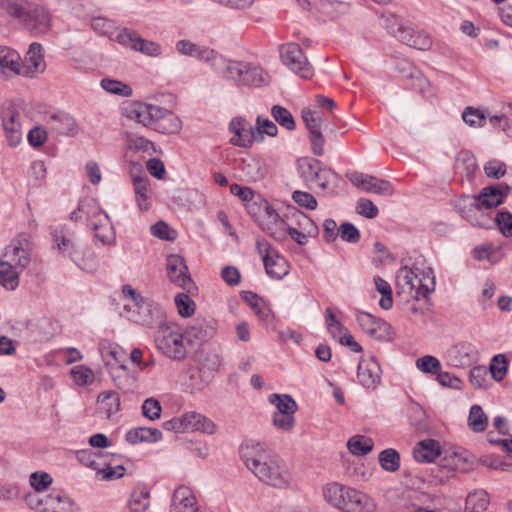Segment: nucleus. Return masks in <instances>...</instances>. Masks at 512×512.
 Listing matches in <instances>:
<instances>
[{
	"mask_svg": "<svg viewBox=\"0 0 512 512\" xmlns=\"http://www.w3.org/2000/svg\"><path fill=\"white\" fill-rule=\"evenodd\" d=\"M240 455L246 467L259 481L277 489L289 487L292 476L285 462L268 455L259 442L241 446Z\"/></svg>",
	"mask_w": 512,
	"mask_h": 512,
	"instance_id": "1",
	"label": "nucleus"
},
{
	"mask_svg": "<svg viewBox=\"0 0 512 512\" xmlns=\"http://www.w3.org/2000/svg\"><path fill=\"white\" fill-rule=\"evenodd\" d=\"M323 496L330 505L343 512H374L375 510V505L369 496L337 482L327 484L323 488Z\"/></svg>",
	"mask_w": 512,
	"mask_h": 512,
	"instance_id": "2",
	"label": "nucleus"
},
{
	"mask_svg": "<svg viewBox=\"0 0 512 512\" xmlns=\"http://www.w3.org/2000/svg\"><path fill=\"white\" fill-rule=\"evenodd\" d=\"M396 289L406 301L426 298L435 289V277L431 268L420 278L411 268L401 267L396 273Z\"/></svg>",
	"mask_w": 512,
	"mask_h": 512,
	"instance_id": "3",
	"label": "nucleus"
},
{
	"mask_svg": "<svg viewBox=\"0 0 512 512\" xmlns=\"http://www.w3.org/2000/svg\"><path fill=\"white\" fill-rule=\"evenodd\" d=\"M217 74L237 86L260 87L268 83V75L262 68L249 62L223 58Z\"/></svg>",
	"mask_w": 512,
	"mask_h": 512,
	"instance_id": "4",
	"label": "nucleus"
},
{
	"mask_svg": "<svg viewBox=\"0 0 512 512\" xmlns=\"http://www.w3.org/2000/svg\"><path fill=\"white\" fill-rule=\"evenodd\" d=\"M156 348L166 357L173 360H183L187 355L184 336L174 323L160 325L155 332Z\"/></svg>",
	"mask_w": 512,
	"mask_h": 512,
	"instance_id": "5",
	"label": "nucleus"
},
{
	"mask_svg": "<svg viewBox=\"0 0 512 512\" xmlns=\"http://www.w3.org/2000/svg\"><path fill=\"white\" fill-rule=\"evenodd\" d=\"M53 242L58 251L64 256L69 257L79 268L92 272L95 270L94 264L83 263V250L81 245L75 240L71 234H66L62 230L54 229L51 232Z\"/></svg>",
	"mask_w": 512,
	"mask_h": 512,
	"instance_id": "6",
	"label": "nucleus"
},
{
	"mask_svg": "<svg viewBox=\"0 0 512 512\" xmlns=\"http://www.w3.org/2000/svg\"><path fill=\"white\" fill-rule=\"evenodd\" d=\"M280 57L283 64L300 77L305 79L312 77V66L309 64L298 44L287 43L282 45L280 48Z\"/></svg>",
	"mask_w": 512,
	"mask_h": 512,
	"instance_id": "7",
	"label": "nucleus"
},
{
	"mask_svg": "<svg viewBox=\"0 0 512 512\" xmlns=\"http://www.w3.org/2000/svg\"><path fill=\"white\" fill-rule=\"evenodd\" d=\"M115 41L119 44L130 48L131 50L140 52L149 57H158L162 54L160 44L142 38L138 33L127 28H121L116 36Z\"/></svg>",
	"mask_w": 512,
	"mask_h": 512,
	"instance_id": "8",
	"label": "nucleus"
},
{
	"mask_svg": "<svg viewBox=\"0 0 512 512\" xmlns=\"http://www.w3.org/2000/svg\"><path fill=\"white\" fill-rule=\"evenodd\" d=\"M32 256V242L30 236L27 234H19L15 237L10 244L5 248L3 257L14 263V267L20 271L25 270L30 262Z\"/></svg>",
	"mask_w": 512,
	"mask_h": 512,
	"instance_id": "9",
	"label": "nucleus"
},
{
	"mask_svg": "<svg viewBox=\"0 0 512 512\" xmlns=\"http://www.w3.org/2000/svg\"><path fill=\"white\" fill-rule=\"evenodd\" d=\"M21 119L20 112L13 105H8L1 112L2 128L10 147H16L22 141Z\"/></svg>",
	"mask_w": 512,
	"mask_h": 512,
	"instance_id": "10",
	"label": "nucleus"
},
{
	"mask_svg": "<svg viewBox=\"0 0 512 512\" xmlns=\"http://www.w3.org/2000/svg\"><path fill=\"white\" fill-rule=\"evenodd\" d=\"M44 122L50 131L58 135L74 137L79 132L77 120L65 111L47 112Z\"/></svg>",
	"mask_w": 512,
	"mask_h": 512,
	"instance_id": "11",
	"label": "nucleus"
},
{
	"mask_svg": "<svg viewBox=\"0 0 512 512\" xmlns=\"http://www.w3.org/2000/svg\"><path fill=\"white\" fill-rule=\"evenodd\" d=\"M302 119L309 131V140L314 155L322 156L324 154L325 139L321 132L322 117L319 112L312 110H303Z\"/></svg>",
	"mask_w": 512,
	"mask_h": 512,
	"instance_id": "12",
	"label": "nucleus"
},
{
	"mask_svg": "<svg viewBox=\"0 0 512 512\" xmlns=\"http://www.w3.org/2000/svg\"><path fill=\"white\" fill-rule=\"evenodd\" d=\"M229 131L233 133L231 144L249 148L256 141L255 126L242 117H234L229 123Z\"/></svg>",
	"mask_w": 512,
	"mask_h": 512,
	"instance_id": "13",
	"label": "nucleus"
},
{
	"mask_svg": "<svg viewBox=\"0 0 512 512\" xmlns=\"http://www.w3.org/2000/svg\"><path fill=\"white\" fill-rule=\"evenodd\" d=\"M134 312L137 314L135 321L148 327H159L165 324V312L162 307L147 299L140 303Z\"/></svg>",
	"mask_w": 512,
	"mask_h": 512,
	"instance_id": "14",
	"label": "nucleus"
},
{
	"mask_svg": "<svg viewBox=\"0 0 512 512\" xmlns=\"http://www.w3.org/2000/svg\"><path fill=\"white\" fill-rule=\"evenodd\" d=\"M382 370L374 356L362 359L358 364L357 379L366 389H375L381 381Z\"/></svg>",
	"mask_w": 512,
	"mask_h": 512,
	"instance_id": "15",
	"label": "nucleus"
},
{
	"mask_svg": "<svg viewBox=\"0 0 512 512\" xmlns=\"http://www.w3.org/2000/svg\"><path fill=\"white\" fill-rule=\"evenodd\" d=\"M166 271L169 280L181 288L185 289L192 283L188 267L184 258L180 255L171 254L167 256Z\"/></svg>",
	"mask_w": 512,
	"mask_h": 512,
	"instance_id": "16",
	"label": "nucleus"
},
{
	"mask_svg": "<svg viewBox=\"0 0 512 512\" xmlns=\"http://www.w3.org/2000/svg\"><path fill=\"white\" fill-rule=\"evenodd\" d=\"M127 117L135 120L145 127H153L161 107L144 102H134L126 108Z\"/></svg>",
	"mask_w": 512,
	"mask_h": 512,
	"instance_id": "17",
	"label": "nucleus"
},
{
	"mask_svg": "<svg viewBox=\"0 0 512 512\" xmlns=\"http://www.w3.org/2000/svg\"><path fill=\"white\" fill-rule=\"evenodd\" d=\"M24 26L35 35L46 34L52 28V14L43 6L33 5Z\"/></svg>",
	"mask_w": 512,
	"mask_h": 512,
	"instance_id": "18",
	"label": "nucleus"
},
{
	"mask_svg": "<svg viewBox=\"0 0 512 512\" xmlns=\"http://www.w3.org/2000/svg\"><path fill=\"white\" fill-rule=\"evenodd\" d=\"M170 512H203L197 503L193 491L187 486H179L175 489L171 504Z\"/></svg>",
	"mask_w": 512,
	"mask_h": 512,
	"instance_id": "19",
	"label": "nucleus"
},
{
	"mask_svg": "<svg viewBox=\"0 0 512 512\" xmlns=\"http://www.w3.org/2000/svg\"><path fill=\"white\" fill-rule=\"evenodd\" d=\"M259 225L263 231L275 240L282 241L286 238L288 224L272 206L266 211V214H263V217L259 220Z\"/></svg>",
	"mask_w": 512,
	"mask_h": 512,
	"instance_id": "20",
	"label": "nucleus"
},
{
	"mask_svg": "<svg viewBox=\"0 0 512 512\" xmlns=\"http://www.w3.org/2000/svg\"><path fill=\"white\" fill-rule=\"evenodd\" d=\"M448 357L454 366L466 367L478 360L479 352L474 344L460 342L449 349Z\"/></svg>",
	"mask_w": 512,
	"mask_h": 512,
	"instance_id": "21",
	"label": "nucleus"
},
{
	"mask_svg": "<svg viewBox=\"0 0 512 512\" xmlns=\"http://www.w3.org/2000/svg\"><path fill=\"white\" fill-rule=\"evenodd\" d=\"M38 503L42 505L40 512H73L74 503L71 498L61 491L53 490L49 494L43 495V499Z\"/></svg>",
	"mask_w": 512,
	"mask_h": 512,
	"instance_id": "22",
	"label": "nucleus"
},
{
	"mask_svg": "<svg viewBox=\"0 0 512 512\" xmlns=\"http://www.w3.org/2000/svg\"><path fill=\"white\" fill-rule=\"evenodd\" d=\"M341 181L342 178L339 174L331 168L325 167L322 163L313 177L311 186L315 184L328 194L335 195Z\"/></svg>",
	"mask_w": 512,
	"mask_h": 512,
	"instance_id": "23",
	"label": "nucleus"
},
{
	"mask_svg": "<svg viewBox=\"0 0 512 512\" xmlns=\"http://www.w3.org/2000/svg\"><path fill=\"white\" fill-rule=\"evenodd\" d=\"M263 264L266 274L273 279L280 280L289 272L288 262L277 251L272 254H266Z\"/></svg>",
	"mask_w": 512,
	"mask_h": 512,
	"instance_id": "24",
	"label": "nucleus"
},
{
	"mask_svg": "<svg viewBox=\"0 0 512 512\" xmlns=\"http://www.w3.org/2000/svg\"><path fill=\"white\" fill-rule=\"evenodd\" d=\"M182 122L173 112L161 108L160 115L153 125V129L162 134H176L181 130Z\"/></svg>",
	"mask_w": 512,
	"mask_h": 512,
	"instance_id": "25",
	"label": "nucleus"
},
{
	"mask_svg": "<svg viewBox=\"0 0 512 512\" xmlns=\"http://www.w3.org/2000/svg\"><path fill=\"white\" fill-rule=\"evenodd\" d=\"M184 421L186 422L187 431H198L208 435L216 432V424L200 413L187 412L184 414Z\"/></svg>",
	"mask_w": 512,
	"mask_h": 512,
	"instance_id": "26",
	"label": "nucleus"
},
{
	"mask_svg": "<svg viewBox=\"0 0 512 512\" xmlns=\"http://www.w3.org/2000/svg\"><path fill=\"white\" fill-rule=\"evenodd\" d=\"M162 439V432L157 428L136 427L125 434V440L130 444L155 443Z\"/></svg>",
	"mask_w": 512,
	"mask_h": 512,
	"instance_id": "27",
	"label": "nucleus"
},
{
	"mask_svg": "<svg viewBox=\"0 0 512 512\" xmlns=\"http://www.w3.org/2000/svg\"><path fill=\"white\" fill-rule=\"evenodd\" d=\"M440 455L439 443L433 439L420 441L413 449V456L417 462L429 463Z\"/></svg>",
	"mask_w": 512,
	"mask_h": 512,
	"instance_id": "28",
	"label": "nucleus"
},
{
	"mask_svg": "<svg viewBox=\"0 0 512 512\" xmlns=\"http://www.w3.org/2000/svg\"><path fill=\"white\" fill-rule=\"evenodd\" d=\"M298 225L302 229V231L298 230L294 227H287L286 235L288 234L296 243L299 245H305L307 243V235H311L318 231V228L312 220L304 215L300 214V218L298 219Z\"/></svg>",
	"mask_w": 512,
	"mask_h": 512,
	"instance_id": "29",
	"label": "nucleus"
},
{
	"mask_svg": "<svg viewBox=\"0 0 512 512\" xmlns=\"http://www.w3.org/2000/svg\"><path fill=\"white\" fill-rule=\"evenodd\" d=\"M509 187L506 186V192L504 193L500 188L489 186L482 189L475 199L479 201L481 207H485L487 209L495 208L502 204L503 197L507 195L509 191Z\"/></svg>",
	"mask_w": 512,
	"mask_h": 512,
	"instance_id": "30",
	"label": "nucleus"
},
{
	"mask_svg": "<svg viewBox=\"0 0 512 512\" xmlns=\"http://www.w3.org/2000/svg\"><path fill=\"white\" fill-rule=\"evenodd\" d=\"M405 69L408 70V74L404 75V79L407 81L406 85L421 94H425L430 86L428 79L412 63H405Z\"/></svg>",
	"mask_w": 512,
	"mask_h": 512,
	"instance_id": "31",
	"label": "nucleus"
},
{
	"mask_svg": "<svg viewBox=\"0 0 512 512\" xmlns=\"http://www.w3.org/2000/svg\"><path fill=\"white\" fill-rule=\"evenodd\" d=\"M132 184L138 208L147 211L150 208L149 179L146 176H133Z\"/></svg>",
	"mask_w": 512,
	"mask_h": 512,
	"instance_id": "32",
	"label": "nucleus"
},
{
	"mask_svg": "<svg viewBox=\"0 0 512 512\" xmlns=\"http://www.w3.org/2000/svg\"><path fill=\"white\" fill-rule=\"evenodd\" d=\"M109 373L118 389L124 392H132L136 387V378L129 375L125 365L112 366V370H109Z\"/></svg>",
	"mask_w": 512,
	"mask_h": 512,
	"instance_id": "33",
	"label": "nucleus"
},
{
	"mask_svg": "<svg viewBox=\"0 0 512 512\" xmlns=\"http://www.w3.org/2000/svg\"><path fill=\"white\" fill-rule=\"evenodd\" d=\"M461 216L466 219L473 226H484L483 222L479 219L482 217V207L475 198L466 199L463 205L459 207Z\"/></svg>",
	"mask_w": 512,
	"mask_h": 512,
	"instance_id": "34",
	"label": "nucleus"
},
{
	"mask_svg": "<svg viewBox=\"0 0 512 512\" xmlns=\"http://www.w3.org/2000/svg\"><path fill=\"white\" fill-rule=\"evenodd\" d=\"M97 402L99 409L107 418L117 413L120 409V397L115 391H104L98 395Z\"/></svg>",
	"mask_w": 512,
	"mask_h": 512,
	"instance_id": "35",
	"label": "nucleus"
},
{
	"mask_svg": "<svg viewBox=\"0 0 512 512\" xmlns=\"http://www.w3.org/2000/svg\"><path fill=\"white\" fill-rule=\"evenodd\" d=\"M454 169L456 173L471 179L477 169L475 156L468 151L460 152L455 159Z\"/></svg>",
	"mask_w": 512,
	"mask_h": 512,
	"instance_id": "36",
	"label": "nucleus"
},
{
	"mask_svg": "<svg viewBox=\"0 0 512 512\" xmlns=\"http://www.w3.org/2000/svg\"><path fill=\"white\" fill-rule=\"evenodd\" d=\"M0 284L8 290H14L19 285L18 268L10 261L0 260Z\"/></svg>",
	"mask_w": 512,
	"mask_h": 512,
	"instance_id": "37",
	"label": "nucleus"
},
{
	"mask_svg": "<svg viewBox=\"0 0 512 512\" xmlns=\"http://www.w3.org/2000/svg\"><path fill=\"white\" fill-rule=\"evenodd\" d=\"M321 164V161L310 157H303L298 159L297 170L299 176L307 185L311 186L313 177L316 175L317 170Z\"/></svg>",
	"mask_w": 512,
	"mask_h": 512,
	"instance_id": "38",
	"label": "nucleus"
},
{
	"mask_svg": "<svg viewBox=\"0 0 512 512\" xmlns=\"http://www.w3.org/2000/svg\"><path fill=\"white\" fill-rule=\"evenodd\" d=\"M0 69L8 70L14 74L20 73V56L15 51L5 46H0Z\"/></svg>",
	"mask_w": 512,
	"mask_h": 512,
	"instance_id": "39",
	"label": "nucleus"
},
{
	"mask_svg": "<svg viewBox=\"0 0 512 512\" xmlns=\"http://www.w3.org/2000/svg\"><path fill=\"white\" fill-rule=\"evenodd\" d=\"M31 72H42L45 69L43 47L39 43H32L25 58Z\"/></svg>",
	"mask_w": 512,
	"mask_h": 512,
	"instance_id": "40",
	"label": "nucleus"
},
{
	"mask_svg": "<svg viewBox=\"0 0 512 512\" xmlns=\"http://www.w3.org/2000/svg\"><path fill=\"white\" fill-rule=\"evenodd\" d=\"M488 493L484 490L474 491L466 497V512H484L489 505Z\"/></svg>",
	"mask_w": 512,
	"mask_h": 512,
	"instance_id": "41",
	"label": "nucleus"
},
{
	"mask_svg": "<svg viewBox=\"0 0 512 512\" xmlns=\"http://www.w3.org/2000/svg\"><path fill=\"white\" fill-rule=\"evenodd\" d=\"M79 211H82L84 218L89 221V225L91 222H95L94 218L103 219L105 222L109 221L108 215L100 209L94 199L85 198L80 200Z\"/></svg>",
	"mask_w": 512,
	"mask_h": 512,
	"instance_id": "42",
	"label": "nucleus"
},
{
	"mask_svg": "<svg viewBox=\"0 0 512 512\" xmlns=\"http://www.w3.org/2000/svg\"><path fill=\"white\" fill-rule=\"evenodd\" d=\"M268 399L276 407L274 413L295 414L298 409L297 403L288 394H271Z\"/></svg>",
	"mask_w": 512,
	"mask_h": 512,
	"instance_id": "43",
	"label": "nucleus"
},
{
	"mask_svg": "<svg viewBox=\"0 0 512 512\" xmlns=\"http://www.w3.org/2000/svg\"><path fill=\"white\" fill-rule=\"evenodd\" d=\"M488 425V417L484 413L480 405H472L468 415V426L476 433L486 430Z\"/></svg>",
	"mask_w": 512,
	"mask_h": 512,
	"instance_id": "44",
	"label": "nucleus"
},
{
	"mask_svg": "<svg viewBox=\"0 0 512 512\" xmlns=\"http://www.w3.org/2000/svg\"><path fill=\"white\" fill-rule=\"evenodd\" d=\"M373 440L363 435H355L347 442L349 451L356 456H364L372 451Z\"/></svg>",
	"mask_w": 512,
	"mask_h": 512,
	"instance_id": "45",
	"label": "nucleus"
},
{
	"mask_svg": "<svg viewBox=\"0 0 512 512\" xmlns=\"http://www.w3.org/2000/svg\"><path fill=\"white\" fill-rule=\"evenodd\" d=\"M378 460L381 468L387 472H396L400 468V454L393 448L381 451Z\"/></svg>",
	"mask_w": 512,
	"mask_h": 512,
	"instance_id": "46",
	"label": "nucleus"
},
{
	"mask_svg": "<svg viewBox=\"0 0 512 512\" xmlns=\"http://www.w3.org/2000/svg\"><path fill=\"white\" fill-rule=\"evenodd\" d=\"M150 504V493L145 489H135L129 498L131 512H145Z\"/></svg>",
	"mask_w": 512,
	"mask_h": 512,
	"instance_id": "47",
	"label": "nucleus"
},
{
	"mask_svg": "<svg viewBox=\"0 0 512 512\" xmlns=\"http://www.w3.org/2000/svg\"><path fill=\"white\" fill-rule=\"evenodd\" d=\"M126 142L129 150L148 155L157 153L155 144L142 136L128 135Z\"/></svg>",
	"mask_w": 512,
	"mask_h": 512,
	"instance_id": "48",
	"label": "nucleus"
},
{
	"mask_svg": "<svg viewBox=\"0 0 512 512\" xmlns=\"http://www.w3.org/2000/svg\"><path fill=\"white\" fill-rule=\"evenodd\" d=\"M374 283L376 290L381 294L380 307L385 310L391 309L393 306L391 285L379 276L374 277Z\"/></svg>",
	"mask_w": 512,
	"mask_h": 512,
	"instance_id": "49",
	"label": "nucleus"
},
{
	"mask_svg": "<svg viewBox=\"0 0 512 512\" xmlns=\"http://www.w3.org/2000/svg\"><path fill=\"white\" fill-rule=\"evenodd\" d=\"M32 7V4H27L19 0H9L7 3V11L9 15L17 19L23 25L27 20V17H29Z\"/></svg>",
	"mask_w": 512,
	"mask_h": 512,
	"instance_id": "50",
	"label": "nucleus"
},
{
	"mask_svg": "<svg viewBox=\"0 0 512 512\" xmlns=\"http://www.w3.org/2000/svg\"><path fill=\"white\" fill-rule=\"evenodd\" d=\"M101 87L115 95L130 97L133 94L132 88L119 80L111 79V78H103L100 83Z\"/></svg>",
	"mask_w": 512,
	"mask_h": 512,
	"instance_id": "51",
	"label": "nucleus"
},
{
	"mask_svg": "<svg viewBox=\"0 0 512 512\" xmlns=\"http://www.w3.org/2000/svg\"><path fill=\"white\" fill-rule=\"evenodd\" d=\"M271 205L267 200L263 199L260 195H255L252 200L245 204L246 211L249 215L255 218L258 222L266 214Z\"/></svg>",
	"mask_w": 512,
	"mask_h": 512,
	"instance_id": "52",
	"label": "nucleus"
},
{
	"mask_svg": "<svg viewBox=\"0 0 512 512\" xmlns=\"http://www.w3.org/2000/svg\"><path fill=\"white\" fill-rule=\"evenodd\" d=\"M366 192L375 193L381 196H391L394 194L393 185L384 179H378L375 176H371L366 185Z\"/></svg>",
	"mask_w": 512,
	"mask_h": 512,
	"instance_id": "53",
	"label": "nucleus"
},
{
	"mask_svg": "<svg viewBox=\"0 0 512 512\" xmlns=\"http://www.w3.org/2000/svg\"><path fill=\"white\" fill-rule=\"evenodd\" d=\"M195 58L199 61L209 63L212 69L217 73L221 65L220 59L224 57L208 46L200 45Z\"/></svg>",
	"mask_w": 512,
	"mask_h": 512,
	"instance_id": "54",
	"label": "nucleus"
},
{
	"mask_svg": "<svg viewBox=\"0 0 512 512\" xmlns=\"http://www.w3.org/2000/svg\"><path fill=\"white\" fill-rule=\"evenodd\" d=\"M274 120L285 129L292 131L295 129V121L290 111L280 105H274L271 109Z\"/></svg>",
	"mask_w": 512,
	"mask_h": 512,
	"instance_id": "55",
	"label": "nucleus"
},
{
	"mask_svg": "<svg viewBox=\"0 0 512 512\" xmlns=\"http://www.w3.org/2000/svg\"><path fill=\"white\" fill-rule=\"evenodd\" d=\"M91 27L94 31L98 32L101 35L108 36L109 38L115 40V36L120 29H115L112 21L103 18V17H95L91 20Z\"/></svg>",
	"mask_w": 512,
	"mask_h": 512,
	"instance_id": "56",
	"label": "nucleus"
},
{
	"mask_svg": "<svg viewBox=\"0 0 512 512\" xmlns=\"http://www.w3.org/2000/svg\"><path fill=\"white\" fill-rule=\"evenodd\" d=\"M277 132V126L273 121L261 116L257 117L255 126L256 141H262L264 134L274 137L277 135Z\"/></svg>",
	"mask_w": 512,
	"mask_h": 512,
	"instance_id": "57",
	"label": "nucleus"
},
{
	"mask_svg": "<svg viewBox=\"0 0 512 512\" xmlns=\"http://www.w3.org/2000/svg\"><path fill=\"white\" fill-rule=\"evenodd\" d=\"M507 360L506 357L503 354H497L495 355L490 362L489 370L491 373V376L496 381H501L505 377L507 373Z\"/></svg>",
	"mask_w": 512,
	"mask_h": 512,
	"instance_id": "58",
	"label": "nucleus"
},
{
	"mask_svg": "<svg viewBox=\"0 0 512 512\" xmlns=\"http://www.w3.org/2000/svg\"><path fill=\"white\" fill-rule=\"evenodd\" d=\"M416 367L426 374H438L441 370V363L436 357L425 355L416 360Z\"/></svg>",
	"mask_w": 512,
	"mask_h": 512,
	"instance_id": "59",
	"label": "nucleus"
},
{
	"mask_svg": "<svg viewBox=\"0 0 512 512\" xmlns=\"http://www.w3.org/2000/svg\"><path fill=\"white\" fill-rule=\"evenodd\" d=\"M91 229L95 232V237L103 244H110L113 239L112 228L108 226V222L103 219H97V222H91Z\"/></svg>",
	"mask_w": 512,
	"mask_h": 512,
	"instance_id": "60",
	"label": "nucleus"
},
{
	"mask_svg": "<svg viewBox=\"0 0 512 512\" xmlns=\"http://www.w3.org/2000/svg\"><path fill=\"white\" fill-rule=\"evenodd\" d=\"M175 305L182 317H190L194 314L195 303L186 293H178L175 296Z\"/></svg>",
	"mask_w": 512,
	"mask_h": 512,
	"instance_id": "61",
	"label": "nucleus"
},
{
	"mask_svg": "<svg viewBox=\"0 0 512 512\" xmlns=\"http://www.w3.org/2000/svg\"><path fill=\"white\" fill-rule=\"evenodd\" d=\"M325 322L328 332L331 334V336L335 339L340 340V337L343 336V332H346V329L336 319L331 308H326L325 310Z\"/></svg>",
	"mask_w": 512,
	"mask_h": 512,
	"instance_id": "62",
	"label": "nucleus"
},
{
	"mask_svg": "<svg viewBox=\"0 0 512 512\" xmlns=\"http://www.w3.org/2000/svg\"><path fill=\"white\" fill-rule=\"evenodd\" d=\"M71 374L77 385H88L93 383L94 381L93 371L90 368L83 365L75 366L71 370Z\"/></svg>",
	"mask_w": 512,
	"mask_h": 512,
	"instance_id": "63",
	"label": "nucleus"
},
{
	"mask_svg": "<svg viewBox=\"0 0 512 512\" xmlns=\"http://www.w3.org/2000/svg\"><path fill=\"white\" fill-rule=\"evenodd\" d=\"M500 232L505 237L512 236V214L508 211H500L495 217Z\"/></svg>",
	"mask_w": 512,
	"mask_h": 512,
	"instance_id": "64",
	"label": "nucleus"
}]
</instances>
